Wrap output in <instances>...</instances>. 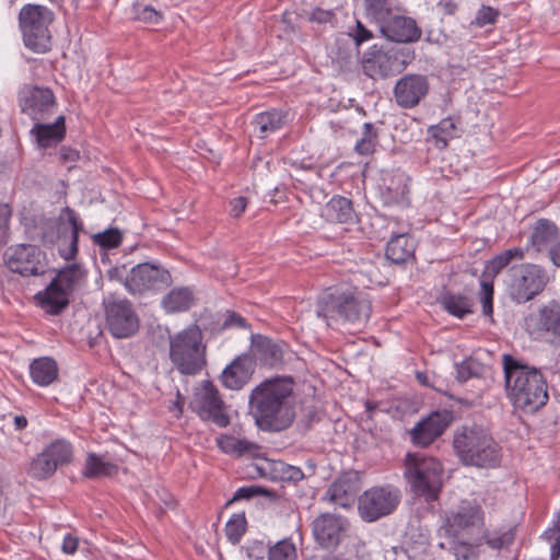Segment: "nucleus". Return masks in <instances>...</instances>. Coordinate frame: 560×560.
Listing matches in <instances>:
<instances>
[{
	"label": "nucleus",
	"instance_id": "nucleus-19",
	"mask_svg": "<svg viewBox=\"0 0 560 560\" xmlns=\"http://www.w3.org/2000/svg\"><path fill=\"white\" fill-rule=\"evenodd\" d=\"M347 527V521L340 516L325 513L315 518L313 533L317 542L325 549L339 545Z\"/></svg>",
	"mask_w": 560,
	"mask_h": 560
},
{
	"label": "nucleus",
	"instance_id": "nucleus-44",
	"mask_svg": "<svg viewBox=\"0 0 560 560\" xmlns=\"http://www.w3.org/2000/svg\"><path fill=\"white\" fill-rule=\"evenodd\" d=\"M376 143L377 132L374 126L371 122H365L363 125L361 139L355 144V151L360 155H369L374 151Z\"/></svg>",
	"mask_w": 560,
	"mask_h": 560
},
{
	"label": "nucleus",
	"instance_id": "nucleus-53",
	"mask_svg": "<svg viewBox=\"0 0 560 560\" xmlns=\"http://www.w3.org/2000/svg\"><path fill=\"white\" fill-rule=\"evenodd\" d=\"M277 470L280 472L282 480L298 482L304 478L301 468L284 463H279Z\"/></svg>",
	"mask_w": 560,
	"mask_h": 560
},
{
	"label": "nucleus",
	"instance_id": "nucleus-43",
	"mask_svg": "<svg viewBox=\"0 0 560 560\" xmlns=\"http://www.w3.org/2000/svg\"><path fill=\"white\" fill-rule=\"evenodd\" d=\"M218 443L219 447L228 454L243 455L250 453L257 447L256 444L252 442L232 435H223L218 440Z\"/></svg>",
	"mask_w": 560,
	"mask_h": 560
},
{
	"label": "nucleus",
	"instance_id": "nucleus-61",
	"mask_svg": "<svg viewBox=\"0 0 560 560\" xmlns=\"http://www.w3.org/2000/svg\"><path fill=\"white\" fill-rule=\"evenodd\" d=\"M334 14L330 11H325L317 9L312 13V20L317 21L319 23L330 22Z\"/></svg>",
	"mask_w": 560,
	"mask_h": 560
},
{
	"label": "nucleus",
	"instance_id": "nucleus-56",
	"mask_svg": "<svg viewBox=\"0 0 560 560\" xmlns=\"http://www.w3.org/2000/svg\"><path fill=\"white\" fill-rule=\"evenodd\" d=\"M223 328H232V327H246V320L241 315L233 311H228L225 313V318L222 324Z\"/></svg>",
	"mask_w": 560,
	"mask_h": 560
},
{
	"label": "nucleus",
	"instance_id": "nucleus-62",
	"mask_svg": "<svg viewBox=\"0 0 560 560\" xmlns=\"http://www.w3.org/2000/svg\"><path fill=\"white\" fill-rule=\"evenodd\" d=\"M416 378L418 380V382L424 386H428V387H433L438 390H441L440 387H438L432 381H431V377L430 375L427 373V372H417L416 374Z\"/></svg>",
	"mask_w": 560,
	"mask_h": 560
},
{
	"label": "nucleus",
	"instance_id": "nucleus-10",
	"mask_svg": "<svg viewBox=\"0 0 560 560\" xmlns=\"http://www.w3.org/2000/svg\"><path fill=\"white\" fill-rule=\"evenodd\" d=\"M508 292L517 303L538 295L549 281L547 271L536 264H521L509 269Z\"/></svg>",
	"mask_w": 560,
	"mask_h": 560
},
{
	"label": "nucleus",
	"instance_id": "nucleus-9",
	"mask_svg": "<svg viewBox=\"0 0 560 560\" xmlns=\"http://www.w3.org/2000/svg\"><path fill=\"white\" fill-rule=\"evenodd\" d=\"M415 59V51L408 47L376 49L374 46L363 58L364 73L372 79H385L402 72Z\"/></svg>",
	"mask_w": 560,
	"mask_h": 560
},
{
	"label": "nucleus",
	"instance_id": "nucleus-47",
	"mask_svg": "<svg viewBox=\"0 0 560 560\" xmlns=\"http://www.w3.org/2000/svg\"><path fill=\"white\" fill-rule=\"evenodd\" d=\"M348 37L353 42L357 54L359 52V47L373 38V33L366 28L361 21H357L353 27H349L347 33Z\"/></svg>",
	"mask_w": 560,
	"mask_h": 560
},
{
	"label": "nucleus",
	"instance_id": "nucleus-12",
	"mask_svg": "<svg viewBox=\"0 0 560 560\" xmlns=\"http://www.w3.org/2000/svg\"><path fill=\"white\" fill-rule=\"evenodd\" d=\"M103 306L106 326L114 337L128 338L138 330L139 319L128 300L109 294Z\"/></svg>",
	"mask_w": 560,
	"mask_h": 560
},
{
	"label": "nucleus",
	"instance_id": "nucleus-55",
	"mask_svg": "<svg viewBox=\"0 0 560 560\" xmlns=\"http://www.w3.org/2000/svg\"><path fill=\"white\" fill-rule=\"evenodd\" d=\"M475 375H477V371L472 360H464L456 364V378L458 382L464 383Z\"/></svg>",
	"mask_w": 560,
	"mask_h": 560
},
{
	"label": "nucleus",
	"instance_id": "nucleus-16",
	"mask_svg": "<svg viewBox=\"0 0 560 560\" xmlns=\"http://www.w3.org/2000/svg\"><path fill=\"white\" fill-rule=\"evenodd\" d=\"M168 271L149 262L138 264L132 267L125 279V287L130 293H142L156 289L160 283L167 284Z\"/></svg>",
	"mask_w": 560,
	"mask_h": 560
},
{
	"label": "nucleus",
	"instance_id": "nucleus-48",
	"mask_svg": "<svg viewBox=\"0 0 560 560\" xmlns=\"http://www.w3.org/2000/svg\"><path fill=\"white\" fill-rule=\"evenodd\" d=\"M94 242L104 248H115L121 243V234L117 229H109L94 235Z\"/></svg>",
	"mask_w": 560,
	"mask_h": 560
},
{
	"label": "nucleus",
	"instance_id": "nucleus-49",
	"mask_svg": "<svg viewBox=\"0 0 560 560\" xmlns=\"http://www.w3.org/2000/svg\"><path fill=\"white\" fill-rule=\"evenodd\" d=\"M135 11L136 19L145 23L158 24L162 20V13L150 5L138 4Z\"/></svg>",
	"mask_w": 560,
	"mask_h": 560
},
{
	"label": "nucleus",
	"instance_id": "nucleus-24",
	"mask_svg": "<svg viewBox=\"0 0 560 560\" xmlns=\"http://www.w3.org/2000/svg\"><path fill=\"white\" fill-rule=\"evenodd\" d=\"M250 352L253 360L259 361L269 368H277L283 363V347L262 335H252Z\"/></svg>",
	"mask_w": 560,
	"mask_h": 560
},
{
	"label": "nucleus",
	"instance_id": "nucleus-20",
	"mask_svg": "<svg viewBox=\"0 0 560 560\" xmlns=\"http://www.w3.org/2000/svg\"><path fill=\"white\" fill-rule=\"evenodd\" d=\"M408 176L400 171L386 173L380 185V197L385 206L408 205Z\"/></svg>",
	"mask_w": 560,
	"mask_h": 560
},
{
	"label": "nucleus",
	"instance_id": "nucleus-5",
	"mask_svg": "<svg viewBox=\"0 0 560 560\" xmlns=\"http://www.w3.org/2000/svg\"><path fill=\"white\" fill-rule=\"evenodd\" d=\"M170 360L183 375H196L207 364V346L197 325L170 336Z\"/></svg>",
	"mask_w": 560,
	"mask_h": 560
},
{
	"label": "nucleus",
	"instance_id": "nucleus-63",
	"mask_svg": "<svg viewBox=\"0 0 560 560\" xmlns=\"http://www.w3.org/2000/svg\"><path fill=\"white\" fill-rule=\"evenodd\" d=\"M9 240V224L8 220L0 218V246L5 244Z\"/></svg>",
	"mask_w": 560,
	"mask_h": 560
},
{
	"label": "nucleus",
	"instance_id": "nucleus-18",
	"mask_svg": "<svg viewBox=\"0 0 560 560\" xmlns=\"http://www.w3.org/2000/svg\"><path fill=\"white\" fill-rule=\"evenodd\" d=\"M452 416L446 411H435L419 421L410 430L411 441L415 445L427 447L438 439L450 425Z\"/></svg>",
	"mask_w": 560,
	"mask_h": 560
},
{
	"label": "nucleus",
	"instance_id": "nucleus-8",
	"mask_svg": "<svg viewBox=\"0 0 560 560\" xmlns=\"http://www.w3.org/2000/svg\"><path fill=\"white\" fill-rule=\"evenodd\" d=\"M20 26L25 46L35 52H45L50 47L49 25L54 21V13L40 4H26L19 14Z\"/></svg>",
	"mask_w": 560,
	"mask_h": 560
},
{
	"label": "nucleus",
	"instance_id": "nucleus-23",
	"mask_svg": "<svg viewBox=\"0 0 560 560\" xmlns=\"http://www.w3.org/2000/svg\"><path fill=\"white\" fill-rule=\"evenodd\" d=\"M255 371V361L249 354L236 357L222 372V384L232 390L241 389L248 383Z\"/></svg>",
	"mask_w": 560,
	"mask_h": 560
},
{
	"label": "nucleus",
	"instance_id": "nucleus-7",
	"mask_svg": "<svg viewBox=\"0 0 560 560\" xmlns=\"http://www.w3.org/2000/svg\"><path fill=\"white\" fill-rule=\"evenodd\" d=\"M83 223L71 208H63L57 219L47 220L42 226L40 238L45 245L56 246L60 256L70 260L78 253L79 233Z\"/></svg>",
	"mask_w": 560,
	"mask_h": 560
},
{
	"label": "nucleus",
	"instance_id": "nucleus-21",
	"mask_svg": "<svg viewBox=\"0 0 560 560\" xmlns=\"http://www.w3.org/2000/svg\"><path fill=\"white\" fill-rule=\"evenodd\" d=\"M380 31L386 38L397 43H415L422 34L413 19L396 13L380 27Z\"/></svg>",
	"mask_w": 560,
	"mask_h": 560
},
{
	"label": "nucleus",
	"instance_id": "nucleus-1",
	"mask_svg": "<svg viewBox=\"0 0 560 560\" xmlns=\"http://www.w3.org/2000/svg\"><path fill=\"white\" fill-rule=\"evenodd\" d=\"M291 377H273L257 385L249 396V411L257 427L267 432L289 428L295 418Z\"/></svg>",
	"mask_w": 560,
	"mask_h": 560
},
{
	"label": "nucleus",
	"instance_id": "nucleus-50",
	"mask_svg": "<svg viewBox=\"0 0 560 560\" xmlns=\"http://www.w3.org/2000/svg\"><path fill=\"white\" fill-rule=\"evenodd\" d=\"M259 494L268 495L269 491L265 490L258 486L241 487L235 491L234 495L232 497L231 500L228 501L226 504L229 505L235 501H240L243 499H250V498L259 495Z\"/></svg>",
	"mask_w": 560,
	"mask_h": 560
},
{
	"label": "nucleus",
	"instance_id": "nucleus-15",
	"mask_svg": "<svg viewBox=\"0 0 560 560\" xmlns=\"http://www.w3.org/2000/svg\"><path fill=\"white\" fill-rule=\"evenodd\" d=\"M191 408L201 419L211 421L220 428L226 427L230 422L219 390L210 381H203L196 389Z\"/></svg>",
	"mask_w": 560,
	"mask_h": 560
},
{
	"label": "nucleus",
	"instance_id": "nucleus-31",
	"mask_svg": "<svg viewBox=\"0 0 560 560\" xmlns=\"http://www.w3.org/2000/svg\"><path fill=\"white\" fill-rule=\"evenodd\" d=\"M413 242L407 234H399L389 240L386 247V257L395 262L402 264L412 257Z\"/></svg>",
	"mask_w": 560,
	"mask_h": 560
},
{
	"label": "nucleus",
	"instance_id": "nucleus-30",
	"mask_svg": "<svg viewBox=\"0 0 560 560\" xmlns=\"http://www.w3.org/2000/svg\"><path fill=\"white\" fill-rule=\"evenodd\" d=\"M69 295L70 293L68 291L63 290V288L58 285L55 281H51L43 293L42 307L49 314H59L68 306Z\"/></svg>",
	"mask_w": 560,
	"mask_h": 560
},
{
	"label": "nucleus",
	"instance_id": "nucleus-57",
	"mask_svg": "<svg viewBox=\"0 0 560 560\" xmlns=\"http://www.w3.org/2000/svg\"><path fill=\"white\" fill-rule=\"evenodd\" d=\"M78 545H79L78 537H75L71 534H67L63 537L61 549L67 555H73L78 549Z\"/></svg>",
	"mask_w": 560,
	"mask_h": 560
},
{
	"label": "nucleus",
	"instance_id": "nucleus-25",
	"mask_svg": "<svg viewBox=\"0 0 560 560\" xmlns=\"http://www.w3.org/2000/svg\"><path fill=\"white\" fill-rule=\"evenodd\" d=\"M483 512L477 505H462L458 511L447 518L448 532L458 536L462 533L471 534L481 528Z\"/></svg>",
	"mask_w": 560,
	"mask_h": 560
},
{
	"label": "nucleus",
	"instance_id": "nucleus-58",
	"mask_svg": "<svg viewBox=\"0 0 560 560\" xmlns=\"http://www.w3.org/2000/svg\"><path fill=\"white\" fill-rule=\"evenodd\" d=\"M247 207V199L245 197H237L231 201V215L234 218L241 217Z\"/></svg>",
	"mask_w": 560,
	"mask_h": 560
},
{
	"label": "nucleus",
	"instance_id": "nucleus-26",
	"mask_svg": "<svg viewBox=\"0 0 560 560\" xmlns=\"http://www.w3.org/2000/svg\"><path fill=\"white\" fill-rule=\"evenodd\" d=\"M359 490L358 479L351 475H343L329 486L325 498L329 502L346 509L354 503Z\"/></svg>",
	"mask_w": 560,
	"mask_h": 560
},
{
	"label": "nucleus",
	"instance_id": "nucleus-11",
	"mask_svg": "<svg viewBox=\"0 0 560 560\" xmlns=\"http://www.w3.org/2000/svg\"><path fill=\"white\" fill-rule=\"evenodd\" d=\"M5 267L22 277L44 275L47 269V257L38 246L33 244H14L3 253Z\"/></svg>",
	"mask_w": 560,
	"mask_h": 560
},
{
	"label": "nucleus",
	"instance_id": "nucleus-36",
	"mask_svg": "<svg viewBox=\"0 0 560 560\" xmlns=\"http://www.w3.org/2000/svg\"><path fill=\"white\" fill-rule=\"evenodd\" d=\"M558 236L557 226L546 219H540L534 226L530 243L538 250L547 248Z\"/></svg>",
	"mask_w": 560,
	"mask_h": 560
},
{
	"label": "nucleus",
	"instance_id": "nucleus-64",
	"mask_svg": "<svg viewBox=\"0 0 560 560\" xmlns=\"http://www.w3.org/2000/svg\"><path fill=\"white\" fill-rule=\"evenodd\" d=\"M550 259L556 266H560V242L549 248Z\"/></svg>",
	"mask_w": 560,
	"mask_h": 560
},
{
	"label": "nucleus",
	"instance_id": "nucleus-29",
	"mask_svg": "<svg viewBox=\"0 0 560 560\" xmlns=\"http://www.w3.org/2000/svg\"><path fill=\"white\" fill-rule=\"evenodd\" d=\"M31 377L39 386H48L58 377V366L50 358L35 359L30 365Z\"/></svg>",
	"mask_w": 560,
	"mask_h": 560
},
{
	"label": "nucleus",
	"instance_id": "nucleus-28",
	"mask_svg": "<svg viewBox=\"0 0 560 560\" xmlns=\"http://www.w3.org/2000/svg\"><path fill=\"white\" fill-rule=\"evenodd\" d=\"M32 132L40 147L47 148L59 142L65 136V118L59 116L54 124H35Z\"/></svg>",
	"mask_w": 560,
	"mask_h": 560
},
{
	"label": "nucleus",
	"instance_id": "nucleus-27",
	"mask_svg": "<svg viewBox=\"0 0 560 560\" xmlns=\"http://www.w3.org/2000/svg\"><path fill=\"white\" fill-rule=\"evenodd\" d=\"M322 218L329 223L354 225L357 214L352 208V202L346 197H332L322 209Z\"/></svg>",
	"mask_w": 560,
	"mask_h": 560
},
{
	"label": "nucleus",
	"instance_id": "nucleus-4",
	"mask_svg": "<svg viewBox=\"0 0 560 560\" xmlns=\"http://www.w3.org/2000/svg\"><path fill=\"white\" fill-rule=\"evenodd\" d=\"M371 302L355 288L324 293L316 311L319 317L339 316L355 328L364 326L371 316Z\"/></svg>",
	"mask_w": 560,
	"mask_h": 560
},
{
	"label": "nucleus",
	"instance_id": "nucleus-35",
	"mask_svg": "<svg viewBox=\"0 0 560 560\" xmlns=\"http://www.w3.org/2000/svg\"><path fill=\"white\" fill-rule=\"evenodd\" d=\"M285 115L281 110L272 109L257 114L254 126L258 130L259 138H267L270 133L280 129L284 124Z\"/></svg>",
	"mask_w": 560,
	"mask_h": 560
},
{
	"label": "nucleus",
	"instance_id": "nucleus-59",
	"mask_svg": "<svg viewBox=\"0 0 560 560\" xmlns=\"http://www.w3.org/2000/svg\"><path fill=\"white\" fill-rule=\"evenodd\" d=\"M438 9L443 14L453 15L457 10V2L454 0H440L438 3Z\"/></svg>",
	"mask_w": 560,
	"mask_h": 560
},
{
	"label": "nucleus",
	"instance_id": "nucleus-34",
	"mask_svg": "<svg viewBox=\"0 0 560 560\" xmlns=\"http://www.w3.org/2000/svg\"><path fill=\"white\" fill-rule=\"evenodd\" d=\"M118 471V466L104 459V457L90 453L86 456L83 476L90 479L112 477Z\"/></svg>",
	"mask_w": 560,
	"mask_h": 560
},
{
	"label": "nucleus",
	"instance_id": "nucleus-52",
	"mask_svg": "<svg viewBox=\"0 0 560 560\" xmlns=\"http://www.w3.org/2000/svg\"><path fill=\"white\" fill-rule=\"evenodd\" d=\"M498 16H499L498 10H495L491 7L483 5L477 12V15L472 23L479 27H483L488 24L494 23Z\"/></svg>",
	"mask_w": 560,
	"mask_h": 560
},
{
	"label": "nucleus",
	"instance_id": "nucleus-42",
	"mask_svg": "<svg viewBox=\"0 0 560 560\" xmlns=\"http://www.w3.org/2000/svg\"><path fill=\"white\" fill-rule=\"evenodd\" d=\"M443 307L452 315L463 318L472 312L470 299L462 294H445L442 298Z\"/></svg>",
	"mask_w": 560,
	"mask_h": 560
},
{
	"label": "nucleus",
	"instance_id": "nucleus-54",
	"mask_svg": "<svg viewBox=\"0 0 560 560\" xmlns=\"http://www.w3.org/2000/svg\"><path fill=\"white\" fill-rule=\"evenodd\" d=\"M482 537L486 538V542L493 549H501L512 541V536L509 533H485Z\"/></svg>",
	"mask_w": 560,
	"mask_h": 560
},
{
	"label": "nucleus",
	"instance_id": "nucleus-17",
	"mask_svg": "<svg viewBox=\"0 0 560 560\" xmlns=\"http://www.w3.org/2000/svg\"><path fill=\"white\" fill-rule=\"evenodd\" d=\"M396 104L405 109H410L429 93V81L425 75L409 73L400 78L394 86Z\"/></svg>",
	"mask_w": 560,
	"mask_h": 560
},
{
	"label": "nucleus",
	"instance_id": "nucleus-6",
	"mask_svg": "<svg viewBox=\"0 0 560 560\" xmlns=\"http://www.w3.org/2000/svg\"><path fill=\"white\" fill-rule=\"evenodd\" d=\"M405 477L417 497L425 501L438 499L442 489V464L424 453H408L405 458Z\"/></svg>",
	"mask_w": 560,
	"mask_h": 560
},
{
	"label": "nucleus",
	"instance_id": "nucleus-2",
	"mask_svg": "<svg viewBox=\"0 0 560 560\" xmlns=\"http://www.w3.org/2000/svg\"><path fill=\"white\" fill-rule=\"evenodd\" d=\"M503 371L509 398L516 408L535 412L548 401V386L541 372L503 355Z\"/></svg>",
	"mask_w": 560,
	"mask_h": 560
},
{
	"label": "nucleus",
	"instance_id": "nucleus-45",
	"mask_svg": "<svg viewBox=\"0 0 560 560\" xmlns=\"http://www.w3.org/2000/svg\"><path fill=\"white\" fill-rule=\"evenodd\" d=\"M246 520L242 514H234L225 525V535L228 539L236 544L245 533Z\"/></svg>",
	"mask_w": 560,
	"mask_h": 560
},
{
	"label": "nucleus",
	"instance_id": "nucleus-40",
	"mask_svg": "<svg viewBox=\"0 0 560 560\" xmlns=\"http://www.w3.org/2000/svg\"><path fill=\"white\" fill-rule=\"evenodd\" d=\"M44 454L57 466H63L71 462L72 446L63 440H56L43 450Z\"/></svg>",
	"mask_w": 560,
	"mask_h": 560
},
{
	"label": "nucleus",
	"instance_id": "nucleus-41",
	"mask_svg": "<svg viewBox=\"0 0 560 560\" xmlns=\"http://www.w3.org/2000/svg\"><path fill=\"white\" fill-rule=\"evenodd\" d=\"M57 470V466L42 451L32 459L27 467V474L34 479L44 480L51 477Z\"/></svg>",
	"mask_w": 560,
	"mask_h": 560
},
{
	"label": "nucleus",
	"instance_id": "nucleus-51",
	"mask_svg": "<svg viewBox=\"0 0 560 560\" xmlns=\"http://www.w3.org/2000/svg\"><path fill=\"white\" fill-rule=\"evenodd\" d=\"M493 284L489 281L481 282V304L482 313L487 316H491L493 312Z\"/></svg>",
	"mask_w": 560,
	"mask_h": 560
},
{
	"label": "nucleus",
	"instance_id": "nucleus-39",
	"mask_svg": "<svg viewBox=\"0 0 560 560\" xmlns=\"http://www.w3.org/2000/svg\"><path fill=\"white\" fill-rule=\"evenodd\" d=\"M84 277V270L79 265L72 264L61 269L52 281L71 293L82 283Z\"/></svg>",
	"mask_w": 560,
	"mask_h": 560
},
{
	"label": "nucleus",
	"instance_id": "nucleus-13",
	"mask_svg": "<svg viewBox=\"0 0 560 560\" xmlns=\"http://www.w3.org/2000/svg\"><path fill=\"white\" fill-rule=\"evenodd\" d=\"M400 501L399 490L389 486L373 487L359 497V514L366 522H374L390 514Z\"/></svg>",
	"mask_w": 560,
	"mask_h": 560
},
{
	"label": "nucleus",
	"instance_id": "nucleus-33",
	"mask_svg": "<svg viewBox=\"0 0 560 560\" xmlns=\"http://www.w3.org/2000/svg\"><path fill=\"white\" fill-rule=\"evenodd\" d=\"M195 302L194 292L189 288H174L162 300L168 313L185 312Z\"/></svg>",
	"mask_w": 560,
	"mask_h": 560
},
{
	"label": "nucleus",
	"instance_id": "nucleus-60",
	"mask_svg": "<svg viewBox=\"0 0 560 560\" xmlns=\"http://www.w3.org/2000/svg\"><path fill=\"white\" fill-rule=\"evenodd\" d=\"M550 544V560H558L560 558V537L556 536L544 537Z\"/></svg>",
	"mask_w": 560,
	"mask_h": 560
},
{
	"label": "nucleus",
	"instance_id": "nucleus-3",
	"mask_svg": "<svg viewBox=\"0 0 560 560\" xmlns=\"http://www.w3.org/2000/svg\"><path fill=\"white\" fill-rule=\"evenodd\" d=\"M453 448L465 466L493 469L501 465L502 447L488 429L479 424L463 425L454 432Z\"/></svg>",
	"mask_w": 560,
	"mask_h": 560
},
{
	"label": "nucleus",
	"instance_id": "nucleus-38",
	"mask_svg": "<svg viewBox=\"0 0 560 560\" xmlns=\"http://www.w3.org/2000/svg\"><path fill=\"white\" fill-rule=\"evenodd\" d=\"M524 258V250L518 247L509 248L501 254L493 257L485 268V273L490 277H495L513 260H522Z\"/></svg>",
	"mask_w": 560,
	"mask_h": 560
},
{
	"label": "nucleus",
	"instance_id": "nucleus-32",
	"mask_svg": "<svg viewBox=\"0 0 560 560\" xmlns=\"http://www.w3.org/2000/svg\"><path fill=\"white\" fill-rule=\"evenodd\" d=\"M459 131L457 121L451 117L442 119L438 125L428 129L435 147L441 150L447 147L451 139L459 137Z\"/></svg>",
	"mask_w": 560,
	"mask_h": 560
},
{
	"label": "nucleus",
	"instance_id": "nucleus-46",
	"mask_svg": "<svg viewBox=\"0 0 560 560\" xmlns=\"http://www.w3.org/2000/svg\"><path fill=\"white\" fill-rule=\"evenodd\" d=\"M295 546L289 540H281L269 549L268 560H295Z\"/></svg>",
	"mask_w": 560,
	"mask_h": 560
},
{
	"label": "nucleus",
	"instance_id": "nucleus-22",
	"mask_svg": "<svg viewBox=\"0 0 560 560\" xmlns=\"http://www.w3.org/2000/svg\"><path fill=\"white\" fill-rule=\"evenodd\" d=\"M22 112L33 120L39 121L55 107V96L49 89L32 88L24 92L21 100Z\"/></svg>",
	"mask_w": 560,
	"mask_h": 560
},
{
	"label": "nucleus",
	"instance_id": "nucleus-14",
	"mask_svg": "<svg viewBox=\"0 0 560 560\" xmlns=\"http://www.w3.org/2000/svg\"><path fill=\"white\" fill-rule=\"evenodd\" d=\"M525 328L537 339L560 343V305L551 301L525 318Z\"/></svg>",
	"mask_w": 560,
	"mask_h": 560
},
{
	"label": "nucleus",
	"instance_id": "nucleus-37",
	"mask_svg": "<svg viewBox=\"0 0 560 560\" xmlns=\"http://www.w3.org/2000/svg\"><path fill=\"white\" fill-rule=\"evenodd\" d=\"M366 18L380 27L395 13L393 0H363Z\"/></svg>",
	"mask_w": 560,
	"mask_h": 560
}]
</instances>
